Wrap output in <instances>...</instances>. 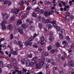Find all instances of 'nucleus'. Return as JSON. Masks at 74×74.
<instances>
[{"label": "nucleus", "instance_id": "obj_1", "mask_svg": "<svg viewBox=\"0 0 74 74\" xmlns=\"http://www.w3.org/2000/svg\"><path fill=\"white\" fill-rule=\"evenodd\" d=\"M11 12L12 13H14L15 15L18 14L19 12V9L17 8L12 9L11 10Z\"/></svg>", "mask_w": 74, "mask_h": 74}, {"label": "nucleus", "instance_id": "obj_2", "mask_svg": "<svg viewBox=\"0 0 74 74\" xmlns=\"http://www.w3.org/2000/svg\"><path fill=\"white\" fill-rule=\"evenodd\" d=\"M8 17H9L8 14H5L3 16V19L4 20V21H5V20L7 19V18H8Z\"/></svg>", "mask_w": 74, "mask_h": 74}, {"label": "nucleus", "instance_id": "obj_3", "mask_svg": "<svg viewBox=\"0 0 74 74\" xmlns=\"http://www.w3.org/2000/svg\"><path fill=\"white\" fill-rule=\"evenodd\" d=\"M41 67V65L40 63H38L36 65V69H40Z\"/></svg>", "mask_w": 74, "mask_h": 74}, {"label": "nucleus", "instance_id": "obj_4", "mask_svg": "<svg viewBox=\"0 0 74 74\" xmlns=\"http://www.w3.org/2000/svg\"><path fill=\"white\" fill-rule=\"evenodd\" d=\"M4 4H8V6H10L11 4V2L10 1L6 0L4 1Z\"/></svg>", "mask_w": 74, "mask_h": 74}, {"label": "nucleus", "instance_id": "obj_5", "mask_svg": "<svg viewBox=\"0 0 74 74\" xmlns=\"http://www.w3.org/2000/svg\"><path fill=\"white\" fill-rule=\"evenodd\" d=\"M32 43L30 42L29 41H26L25 42V46H27L28 45L30 46V45H32Z\"/></svg>", "mask_w": 74, "mask_h": 74}, {"label": "nucleus", "instance_id": "obj_6", "mask_svg": "<svg viewBox=\"0 0 74 74\" xmlns=\"http://www.w3.org/2000/svg\"><path fill=\"white\" fill-rule=\"evenodd\" d=\"M28 27V25H26L25 24H22L21 25V27L22 29H26Z\"/></svg>", "mask_w": 74, "mask_h": 74}, {"label": "nucleus", "instance_id": "obj_7", "mask_svg": "<svg viewBox=\"0 0 74 74\" xmlns=\"http://www.w3.org/2000/svg\"><path fill=\"white\" fill-rule=\"evenodd\" d=\"M22 23V21L21 20H18L17 21V25H21Z\"/></svg>", "mask_w": 74, "mask_h": 74}, {"label": "nucleus", "instance_id": "obj_8", "mask_svg": "<svg viewBox=\"0 0 74 74\" xmlns=\"http://www.w3.org/2000/svg\"><path fill=\"white\" fill-rule=\"evenodd\" d=\"M14 70H15L12 73V74H15L16 73V72H18V70H17V69H18V67H14Z\"/></svg>", "mask_w": 74, "mask_h": 74}, {"label": "nucleus", "instance_id": "obj_9", "mask_svg": "<svg viewBox=\"0 0 74 74\" xmlns=\"http://www.w3.org/2000/svg\"><path fill=\"white\" fill-rule=\"evenodd\" d=\"M17 30L21 34H23V30H22V29H20L19 28H18L17 29Z\"/></svg>", "mask_w": 74, "mask_h": 74}, {"label": "nucleus", "instance_id": "obj_10", "mask_svg": "<svg viewBox=\"0 0 74 74\" xmlns=\"http://www.w3.org/2000/svg\"><path fill=\"white\" fill-rule=\"evenodd\" d=\"M69 63L70 64V65H71V66L72 67H74V63L73 62L71 61H69Z\"/></svg>", "mask_w": 74, "mask_h": 74}, {"label": "nucleus", "instance_id": "obj_11", "mask_svg": "<svg viewBox=\"0 0 74 74\" xmlns=\"http://www.w3.org/2000/svg\"><path fill=\"white\" fill-rule=\"evenodd\" d=\"M12 29V25L11 24L9 25L8 27V30H11Z\"/></svg>", "mask_w": 74, "mask_h": 74}, {"label": "nucleus", "instance_id": "obj_12", "mask_svg": "<svg viewBox=\"0 0 74 74\" xmlns=\"http://www.w3.org/2000/svg\"><path fill=\"white\" fill-rule=\"evenodd\" d=\"M56 28L57 30V32H58L60 31V26H57Z\"/></svg>", "mask_w": 74, "mask_h": 74}, {"label": "nucleus", "instance_id": "obj_13", "mask_svg": "<svg viewBox=\"0 0 74 74\" xmlns=\"http://www.w3.org/2000/svg\"><path fill=\"white\" fill-rule=\"evenodd\" d=\"M12 53L13 55H16L18 54V51H14Z\"/></svg>", "mask_w": 74, "mask_h": 74}, {"label": "nucleus", "instance_id": "obj_14", "mask_svg": "<svg viewBox=\"0 0 74 74\" xmlns=\"http://www.w3.org/2000/svg\"><path fill=\"white\" fill-rule=\"evenodd\" d=\"M34 38H33V36H31L29 39V42H31L32 41H33V40H34Z\"/></svg>", "mask_w": 74, "mask_h": 74}, {"label": "nucleus", "instance_id": "obj_15", "mask_svg": "<svg viewBox=\"0 0 74 74\" xmlns=\"http://www.w3.org/2000/svg\"><path fill=\"white\" fill-rule=\"evenodd\" d=\"M38 19H39V20H40V21H42V22H45V21H44V17H41L39 16L38 17Z\"/></svg>", "mask_w": 74, "mask_h": 74}, {"label": "nucleus", "instance_id": "obj_16", "mask_svg": "<svg viewBox=\"0 0 74 74\" xmlns=\"http://www.w3.org/2000/svg\"><path fill=\"white\" fill-rule=\"evenodd\" d=\"M40 65L42 66V65H44V60L43 59H42L41 60L40 62Z\"/></svg>", "mask_w": 74, "mask_h": 74}, {"label": "nucleus", "instance_id": "obj_17", "mask_svg": "<svg viewBox=\"0 0 74 74\" xmlns=\"http://www.w3.org/2000/svg\"><path fill=\"white\" fill-rule=\"evenodd\" d=\"M30 61L29 60H27V61L26 63V66L27 67H29L30 66Z\"/></svg>", "mask_w": 74, "mask_h": 74}, {"label": "nucleus", "instance_id": "obj_18", "mask_svg": "<svg viewBox=\"0 0 74 74\" xmlns=\"http://www.w3.org/2000/svg\"><path fill=\"white\" fill-rule=\"evenodd\" d=\"M64 20H65V21H66L67 22H69V18H67L66 16L64 18Z\"/></svg>", "mask_w": 74, "mask_h": 74}, {"label": "nucleus", "instance_id": "obj_19", "mask_svg": "<svg viewBox=\"0 0 74 74\" xmlns=\"http://www.w3.org/2000/svg\"><path fill=\"white\" fill-rule=\"evenodd\" d=\"M50 22V20L49 19H47L45 20V21H43V22L44 23H49Z\"/></svg>", "mask_w": 74, "mask_h": 74}, {"label": "nucleus", "instance_id": "obj_20", "mask_svg": "<svg viewBox=\"0 0 74 74\" xmlns=\"http://www.w3.org/2000/svg\"><path fill=\"white\" fill-rule=\"evenodd\" d=\"M14 19H15V16H14L10 18V21L12 22V21H14Z\"/></svg>", "mask_w": 74, "mask_h": 74}, {"label": "nucleus", "instance_id": "obj_21", "mask_svg": "<svg viewBox=\"0 0 74 74\" xmlns=\"http://www.w3.org/2000/svg\"><path fill=\"white\" fill-rule=\"evenodd\" d=\"M12 61L14 64H16V60L14 59H13Z\"/></svg>", "mask_w": 74, "mask_h": 74}, {"label": "nucleus", "instance_id": "obj_22", "mask_svg": "<svg viewBox=\"0 0 74 74\" xmlns=\"http://www.w3.org/2000/svg\"><path fill=\"white\" fill-rule=\"evenodd\" d=\"M7 23V22H6L5 21H3L1 23V26H4V25H5V23Z\"/></svg>", "mask_w": 74, "mask_h": 74}, {"label": "nucleus", "instance_id": "obj_23", "mask_svg": "<svg viewBox=\"0 0 74 74\" xmlns=\"http://www.w3.org/2000/svg\"><path fill=\"white\" fill-rule=\"evenodd\" d=\"M37 58H38L37 57V56L35 57L32 59V61H35V60H37Z\"/></svg>", "mask_w": 74, "mask_h": 74}, {"label": "nucleus", "instance_id": "obj_24", "mask_svg": "<svg viewBox=\"0 0 74 74\" xmlns=\"http://www.w3.org/2000/svg\"><path fill=\"white\" fill-rule=\"evenodd\" d=\"M23 4H24V1H22L21 3H19V4L21 6H22L23 5Z\"/></svg>", "mask_w": 74, "mask_h": 74}, {"label": "nucleus", "instance_id": "obj_25", "mask_svg": "<svg viewBox=\"0 0 74 74\" xmlns=\"http://www.w3.org/2000/svg\"><path fill=\"white\" fill-rule=\"evenodd\" d=\"M39 13H40V14H42L44 12V11L43 10L41 9L39 10Z\"/></svg>", "mask_w": 74, "mask_h": 74}, {"label": "nucleus", "instance_id": "obj_26", "mask_svg": "<svg viewBox=\"0 0 74 74\" xmlns=\"http://www.w3.org/2000/svg\"><path fill=\"white\" fill-rule=\"evenodd\" d=\"M52 47L51 46H49L48 47H47V49L48 51H49L51 50V49H52Z\"/></svg>", "mask_w": 74, "mask_h": 74}, {"label": "nucleus", "instance_id": "obj_27", "mask_svg": "<svg viewBox=\"0 0 74 74\" xmlns=\"http://www.w3.org/2000/svg\"><path fill=\"white\" fill-rule=\"evenodd\" d=\"M55 50L54 49L51 50L50 51V52L51 53H52V54L54 53H55Z\"/></svg>", "mask_w": 74, "mask_h": 74}, {"label": "nucleus", "instance_id": "obj_28", "mask_svg": "<svg viewBox=\"0 0 74 74\" xmlns=\"http://www.w3.org/2000/svg\"><path fill=\"white\" fill-rule=\"evenodd\" d=\"M32 15L34 18H36V17H37V15L36 14V13H33Z\"/></svg>", "mask_w": 74, "mask_h": 74}, {"label": "nucleus", "instance_id": "obj_29", "mask_svg": "<svg viewBox=\"0 0 74 74\" xmlns=\"http://www.w3.org/2000/svg\"><path fill=\"white\" fill-rule=\"evenodd\" d=\"M46 61L48 63H51V59L49 58H47Z\"/></svg>", "mask_w": 74, "mask_h": 74}, {"label": "nucleus", "instance_id": "obj_30", "mask_svg": "<svg viewBox=\"0 0 74 74\" xmlns=\"http://www.w3.org/2000/svg\"><path fill=\"white\" fill-rule=\"evenodd\" d=\"M65 59H66V57L64 56H62L61 57V60H65Z\"/></svg>", "mask_w": 74, "mask_h": 74}, {"label": "nucleus", "instance_id": "obj_31", "mask_svg": "<svg viewBox=\"0 0 74 74\" xmlns=\"http://www.w3.org/2000/svg\"><path fill=\"white\" fill-rule=\"evenodd\" d=\"M30 29L31 30H34V26H31Z\"/></svg>", "mask_w": 74, "mask_h": 74}, {"label": "nucleus", "instance_id": "obj_32", "mask_svg": "<svg viewBox=\"0 0 74 74\" xmlns=\"http://www.w3.org/2000/svg\"><path fill=\"white\" fill-rule=\"evenodd\" d=\"M45 40V38L43 36H42L40 38V41H44Z\"/></svg>", "mask_w": 74, "mask_h": 74}, {"label": "nucleus", "instance_id": "obj_33", "mask_svg": "<svg viewBox=\"0 0 74 74\" xmlns=\"http://www.w3.org/2000/svg\"><path fill=\"white\" fill-rule=\"evenodd\" d=\"M22 41H18L17 44V45H19L21 44H22Z\"/></svg>", "mask_w": 74, "mask_h": 74}, {"label": "nucleus", "instance_id": "obj_34", "mask_svg": "<svg viewBox=\"0 0 74 74\" xmlns=\"http://www.w3.org/2000/svg\"><path fill=\"white\" fill-rule=\"evenodd\" d=\"M48 55H49V53L48 52H46L44 53V56H48Z\"/></svg>", "mask_w": 74, "mask_h": 74}, {"label": "nucleus", "instance_id": "obj_35", "mask_svg": "<svg viewBox=\"0 0 74 74\" xmlns=\"http://www.w3.org/2000/svg\"><path fill=\"white\" fill-rule=\"evenodd\" d=\"M61 32L62 33H65V30L63 29H61Z\"/></svg>", "mask_w": 74, "mask_h": 74}, {"label": "nucleus", "instance_id": "obj_36", "mask_svg": "<svg viewBox=\"0 0 74 74\" xmlns=\"http://www.w3.org/2000/svg\"><path fill=\"white\" fill-rule=\"evenodd\" d=\"M10 36V39H13V37H14V35H13V34H11Z\"/></svg>", "mask_w": 74, "mask_h": 74}, {"label": "nucleus", "instance_id": "obj_37", "mask_svg": "<svg viewBox=\"0 0 74 74\" xmlns=\"http://www.w3.org/2000/svg\"><path fill=\"white\" fill-rule=\"evenodd\" d=\"M0 66L1 67H3V62L2 61L0 62Z\"/></svg>", "mask_w": 74, "mask_h": 74}, {"label": "nucleus", "instance_id": "obj_38", "mask_svg": "<svg viewBox=\"0 0 74 74\" xmlns=\"http://www.w3.org/2000/svg\"><path fill=\"white\" fill-rule=\"evenodd\" d=\"M56 47H58L60 46V44H59V43H57L56 44Z\"/></svg>", "mask_w": 74, "mask_h": 74}, {"label": "nucleus", "instance_id": "obj_39", "mask_svg": "<svg viewBox=\"0 0 74 74\" xmlns=\"http://www.w3.org/2000/svg\"><path fill=\"white\" fill-rule=\"evenodd\" d=\"M68 57L70 59H71V58H72V55L71 54H69L68 56Z\"/></svg>", "mask_w": 74, "mask_h": 74}, {"label": "nucleus", "instance_id": "obj_40", "mask_svg": "<svg viewBox=\"0 0 74 74\" xmlns=\"http://www.w3.org/2000/svg\"><path fill=\"white\" fill-rule=\"evenodd\" d=\"M53 35V34L52 32H51L50 33L49 36L50 37H52Z\"/></svg>", "mask_w": 74, "mask_h": 74}, {"label": "nucleus", "instance_id": "obj_41", "mask_svg": "<svg viewBox=\"0 0 74 74\" xmlns=\"http://www.w3.org/2000/svg\"><path fill=\"white\" fill-rule=\"evenodd\" d=\"M52 26L50 24H49L48 25L47 27L48 29H51L52 27Z\"/></svg>", "mask_w": 74, "mask_h": 74}, {"label": "nucleus", "instance_id": "obj_42", "mask_svg": "<svg viewBox=\"0 0 74 74\" xmlns=\"http://www.w3.org/2000/svg\"><path fill=\"white\" fill-rule=\"evenodd\" d=\"M51 9L52 10V12H54V11L53 10L55 9V7L53 6L51 8Z\"/></svg>", "mask_w": 74, "mask_h": 74}, {"label": "nucleus", "instance_id": "obj_43", "mask_svg": "<svg viewBox=\"0 0 74 74\" xmlns=\"http://www.w3.org/2000/svg\"><path fill=\"white\" fill-rule=\"evenodd\" d=\"M6 26H2V30H5L6 29Z\"/></svg>", "mask_w": 74, "mask_h": 74}, {"label": "nucleus", "instance_id": "obj_44", "mask_svg": "<svg viewBox=\"0 0 74 74\" xmlns=\"http://www.w3.org/2000/svg\"><path fill=\"white\" fill-rule=\"evenodd\" d=\"M28 58H32V54H29L28 55Z\"/></svg>", "mask_w": 74, "mask_h": 74}, {"label": "nucleus", "instance_id": "obj_45", "mask_svg": "<svg viewBox=\"0 0 74 74\" xmlns=\"http://www.w3.org/2000/svg\"><path fill=\"white\" fill-rule=\"evenodd\" d=\"M66 14L67 16H69L70 15V13L68 12L66 13Z\"/></svg>", "mask_w": 74, "mask_h": 74}, {"label": "nucleus", "instance_id": "obj_46", "mask_svg": "<svg viewBox=\"0 0 74 74\" xmlns=\"http://www.w3.org/2000/svg\"><path fill=\"white\" fill-rule=\"evenodd\" d=\"M39 10H40V8L38 7L35 9V11L36 12H38L39 11Z\"/></svg>", "mask_w": 74, "mask_h": 74}, {"label": "nucleus", "instance_id": "obj_47", "mask_svg": "<svg viewBox=\"0 0 74 74\" xmlns=\"http://www.w3.org/2000/svg\"><path fill=\"white\" fill-rule=\"evenodd\" d=\"M39 27L40 28L42 27V24H41V23H40L39 24Z\"/></svg>", "mask_w": 74, "mask_h": 74}, {"label": "nucleus", "instance_id": "obj_48", "mask_svg": "<svg viewBox=\"0 0 74 74\" xmlns=\"http://www.w3.org/2000/svg\"><path fill=\"white\" fill-rule=\"evenodd\" d=\"M40 44L42 45H44L45 43L44 42V41H40Z\"/></svg>", "mask_w": 74, "mask_h": 74}, {"label": "nucleus", "instance_id": "obj_49", "mask_svg": "<svg viewBox=\"0 0 74 74\" xmlns=\"http://www.w3.org/2000/svg\"><path fill=\"white\" fill-rule=\"evenodd\" d=\"M53 27H55V28H56V27H57V25H56V23H54L53 24Z\"/></svg>", "mask_w": 74, "mask_h": 74}, {"label": "nucleus", "instance_id": "obj_50", "mask_svg": "<svg viewBox=\"0 0 74 74\" xmlns=\"http://www.w3.org/2000/svg\"><path fill=\"white\" fill-rule=\"evenodd\" d=\"M53 40V38H52V37H50L49 39L50 41L51 42Z\"/></svg>", "mask_w": 74, "mask_h": 74}, {"label": "nucleus", "instance_id": "obj_51", "mask_svg": "<svg viewBox=\"0 0 74 74\" xmlns=\"http://www.w3.org/2000/svg\"><path fill=\"white\" fill-rule=\"evenodd\" d=\"M61 3L63 5H66V3L63 1H61Z\"/></svg>", "mask_w": 74, "mask_h": 74}, {"label": "nucleus", "instance_id": "obj_52", "mask_svg": "<svg viewBox=\"0 0 74 74\" xmlns=\"http://www.w3.org/2000/svg\"><path fill=\"white\" fill-rule=\"evenodd\" d=\"M34 1L35 2V3L33 4V5H34L35 4H36L37 1H36V0H32V3H33Z\"/></svg>", "mask_w": 74, "mask_h": 74}, {"label": "nucleus", "instance_id": "obj_53", "mask_svg": "<svg viewBox=\"0 0 74 74\" xmlns=\"http://www.w3.org/2000/svg\"><path fill=\"white\" fill-rule=\"evenodd\" d=\"M62 44H67V41H64L62 42Z\"/></svg>", "mask_w": 74, "mask_h": 74}, {"label": "nucleus", "instance_id": "obj_54", "mask_svg": "<svg viewBox=\"0 0 74 74\" xmlns=\"http://www.w3.org/2000/svg\"><path fill=\"white\" fill-rule=\"evenodd\" d=\"M60 38L61 39H62L63 38V35H62V34H60Z\"/></svg>", "mask_w": 74, "mask_h": 74}, {"label": "nucleus", "instance_id": "obj_55", "mask_svg": "<svg viewBox=\"0 0 74 74\" xmlns=\"http://www.w3.org/2000/svg\"><path fill=\"white\" fill-rule=\"evenodd\" d=\"M29 65L31 66H32L34 65V62H31L30 63Z\"/></svg>", "mask_w": 74, "mask_h": 74}, {"label": "nucleus", "instance_id": "obj_56", "mask_svg": "<svg viewBox=\"0 0 74 74\" xmlns=\"http://www.w3.org/2000/svg\"><path fill=\"white\" fill-rule=\"evenodd\" d=\"M7 66L8 67V68H11L12 67V66L11 65H10V64H8Z\"/></svg>", "mask_w": 74, "mask_h": 74}, {"label": "nucleus", "instance_id": "obj_57", "mask_svg": "<svg viewBox=\"0 0 74 74\" xmlns=\"http://www.w3.org/2000/svg\"><path fill=\"white\" fill-rule=\"evenodd\" d=\"M69 4L70 6H71L72 4H73V2L72 1H70L69 2Z\"/></svg>", "mask_w": 74, "mask_h": 74}, {"label": "nucleus", "instance_id": "obj_58", "mask_svg": "<svg viewBox=\"0 0 74 74\" xmlns=\"http://www.w3.org/2000/svg\"><path fill=\"white\" fill-rule=\"evenodd\" d=\"M59 73L60 74H64V72L63 71H60Z\"/></svg>", "mask_w": 74, "mask_h": 74}, {"label": "nucleus", "instance_id": "obj_59", "mask_svg": "<svg viewBox=\"0 0 74 74\" xmlns=\"http://www.w3.org/2000/svg\"><path fill=\"white\" fill-rule=\"evenodd\" d=\"M25 16H26V14L24 13L22 14L21 15V16H22L23 18H24V17H25Z\"/></svg>", "mask_w": 74, "mask_h": 74}, {"label": "nucleus", "instance_id": "obj_60", "mask_svg": "<svg viewBox=\"0 0 74 74\" xmlns=\"http://www.w3.org/2000/svg\"><path fill=\"white\" fill-rule=\"evenodd\" d=\"M51 64L52 65H55V61H53V62H51Z\"/></svg>", "mask_w": 74, "mask_h": 74}, {"label": "nucleus", "instance_id": "obj_61", "mask_svg": "<svg viewBox=\"0 0 74 74\" xmlns=\"http://www.w3.org/2000/svg\"><path fill=\"white\" fill-rule=\"evenodd\" d=\"M73 18L74 17L72 15L70 16V18L71 20H72V19H73Z\"/></svg>", "mask_w": 74, "mask_h": 74}, {"label": "nucleus", "instance_id": "obj_62", "mask_svg": "<svg viewBox=\"0 0 74 74\" xmlns=\"http://www.w3.org/2000/svg\"><path fill=\"white\" fill-rule=\"evenodd\" d=\"M53 70H58V67H53Z\"/></svg>", "mask_w": 74, "mask_h": 74}, {"label": "nucleus", "instance_id": "obj_63", "mask_svg": "<svg viewBox=\"0 0 74 74\" xmlns=\"http://www.w3.org/2000/svg\"><path fill=\"white\" fill-rule=\"evenodd\" d=\"M44 14L46 16H48V12H45L44 13Z\"/></svg>", "mask_w": 74, "mask_h": 74}, {"label": "nucleus", "instance_id": "obj_64", "mask_svg": "<svg viewBox=\"0 0 74 74\" xmlns=\"http://www.w3.org/2000/svg\"><path fill=\"white\" fill-rule=\"evenodd\" d=\"M33 46L34 47V48H37L38 47V46L36 45H34Z\"/></svg>", "mask_w": 74, "mask_h": 74}]
</instances>
